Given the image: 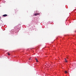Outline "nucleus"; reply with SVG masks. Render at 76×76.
Returning a JSON list of instances; mask_svg holds the SVG:
<instances>
[{
	"instance_id": "f257e3e1",
	"label": "nucleus",
	"mask_w": 76,
	"mask_h": 76,
	"mask_svg": "<svg viewBox=\"0 0 76 76\" xmlns=\"http://www.w3.org/2000/svg\"><path fill=\"white\" fill-rule=\"evenodd\" d=\"M7 16V15L6 14H5V15H3V16H4V17Z\"/></svg>"
},
{
	"instance_id": "f03ea898",
	"label": "nucleus",
	"mask_w": 76,
	"mask_h": 76,
	"mask_svg": "<svg viewBox=\"0 0 76 76\" xmlns=\"http://www.w3.org/2000/svg\"><path fill=\"white\" fill-rule=\"evenodd\" d=\"M34 15L35 16H37V15L36 13H34Z\"/></svg>"
},
{
	"instance_id": "7ed1b4c3",
	"label": "nucleus",
	"mask_w": 76,
	"mask_h": 76,
	"mask_svg": "<svg viewBox=\"0 0 76 76\" xmlns=\"http://www.w3.org/2000/svg\"><path fill=\"white\" fill-rule=\"evenodd\" d=\"M65 62H67V60H66V58H65Z\"/></svg>"
},
{
	"instance_id": "20e7f679",
	"label": "nucleus",
	"mask_w": 76,
	"mask_h": 76,
	"mask_svg": "<svg viewBox=\"0 0 76 76\" xmlns=\"http://www.w3.org/2000/svg\"><path fill=\"white\" fill-rule=\"evenodd\" d=\"M36 14H37V15H40V13H36Z\"/></svg>"
},
{
	"instance_id": "39448f33",
	"label": "nucleus",
	"mask_w": 76,
	"mask_h": 76,
	"mask_svg": "<svg viewBox=\"0 0 76 76\" xmlns=\"http://www.w3.org/2000/svg\"><path fill=\"white\" fill-rule=\"evenodd\" d=\"M35 59L36 60V61L37 62H38V60H37V58H35Z\"/></svg>"
},
{
	"instance_id": "423d86ee",
	"label": "nucleus",
	"mask_w": 76,
	"mask_h": 76,
	"mask_svg": "<svg viewBox=\"0 0 76 76\" xmlns=\"http://www.w3.org/2000/svg\"><path fill=\"white\" fill-rule=\"evenodd\" d=\"M67 73V71H65V74H66Z\"/></svg>"
},
{
	"instance_id": "0eeeda50",
	"label": "nucleus",
	"mask_w": 76,
	"mask_h": 76,
	"mask_svg": "<svg viewBox=\"0 0 76 76\" xmlns=\"http://www.w3.org/2000/svg\"><path fill=\"white\" fill-rule=\"evenodd\" d=\"M7 54H8V55H10V54H9V53H8Z\"/></svg>"
},
{
	"instance_id": "6e6552de",
	"label": "nucleus",
	"mask_w": 76,
	"mask_h": 76,
	"mask_svg": "<svg viewBox=\"0 0 76 76\" xmlns=\"http://www.w3.org/2000/svg\"><path fill=\"white\" fill-rule=\"evenodd\" d=\"M74 68H75V66H74Z\"/></svg>"
},
{
	"instance_id": "1a4fd4ad",
	"label": "nucleus",
	"mask_w": 76,
	"mask_h": 76,
	"mask_svg": "<svg viewBox=\"0 0 76 76\" xmlns=\"http://www.w3.org/2000/svg\"><path fill=\"white\" fill-rule=\"evenodd\" d=\"M67 59H68V58L67 57Z\"/></svg>"
},
{
	"instance_id": "9d476101",
	"label": "nucleus",
	"mask_w": 76,
	"mask_h": 76,
	"mask_svg": "<svg viewBox=\"0 0 76 76\" xmlns=\"http://www.w3.org/2000/svg\"><path fill=\"white\" fill-rule=\"evenodd\" d=\"M1 17H0V19H1Z\"/></svg>"
},
{
	"instance_id": "9b49d317",
	"label": "nucleus",
	"mask_w": 76,
	"mask_h": 76,
	"mask_svg": "<svg viewBox=\"0 0 76 76\" xmlns=\"http://www.w3.org/2000/svg\"><path fill=\"white\" fill-rule=\"evenodd\" d=\"M31 58L29 59V60H30Z\"/></svg>"
},
{
	"instance_id": "f8f14e48",
	"label": "nucleus",
	"mask_w": 76,
	"mask_h": 76,
	"mask_svg": "<svg viewBox=\"0 0 76 76\" xmlns=\"http://www.w3.org/2000/svg\"><path fill=\"white\" fill-rule=\"evenodd\" d=\"M75 69V68H74V69Z\"/></svg>"
}]
</instances>
